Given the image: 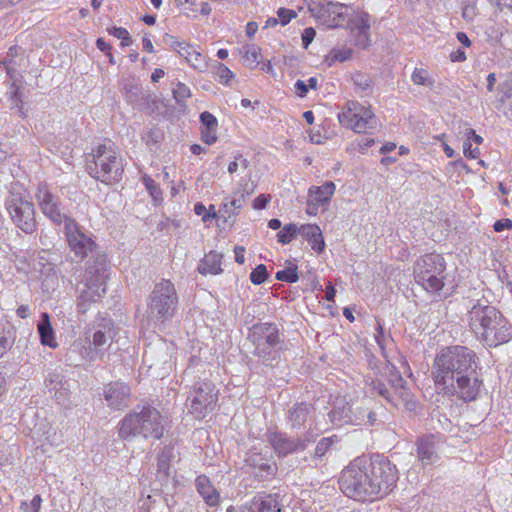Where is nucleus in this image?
<instances>
[{"label":"nucleus","mask_w":512,"mask_h":512,"mask_svg":"<svg viewBox=\"0 0 512 512\" xmlns=\"http://www.w3.org/2000/svg\"><path fill=\"white\" fill-rule=\"evenodd\" d=\"M15 338L14 327L8 322L0 323V357L12 347Z\"/></svg>","instance_id":"c756f323"},{"label":"nucleus","mask_w":512,"mask_h":512,"mask_svg":"<svg viewBox=\"0 0 512 512\" xmlns=\"http://www.w3.org/2000/svg\"><path fill=\"white\" fill-rule=\"evenodd\" d=\"M195 486L207 505L215 507L220 503V494L206 475H199L195 480Z\"/></svg>","instance_id":"5701e85b"},{"label":"nucleus","mask_w":512,"mask_h":512,"mask_svg":"<svg viewBox=\"0 0 512 512\" xmlns=\"http://www.w3.org/2000/svg\"><path fill=\"white\" fill-rule=\"evenodd\" d=\"M178 47L179 56L183 57L192 68L198 71L206 69L205 57L195 46L184 43V45H178Z\"/></svg>","instance_id":"b1692460"},{"label":"nucleus","mask_w":512,"mask_h":512,"mask_svg":"<svg viewBox=\"0 0 512 512\" xmlns=\"http://www.w3.org/2000/svg\"><path fill=\"white\" fill-rule=\"evenodd\" d=\"M194 212L196 215L202 216V220L204 222L211 218L216 217V212H214L213 214H210L209 212H207L206 207L201 202H198L194 205Z\"/></svg>","instance_id":"603ef678"},{"label":"nucleus","mask_w":512,"mask_h":512,"mask_svg":"<svg viewBox=\"0 0 512 512\" xmlns=\"http://www.w3.org/2000/svg\"><path fill=\"white\" fill-rule=\"evenodd\" d=\"M251 472L260 481L272 480L277 473V464L271 458L265 457L262 452H254L246 459Z\"/></svg>","instance_id":"a211bd4d"},{"label":"nucleus","mask_w":512,"mask_h":512,"mask_svg":"<svg viewBox=\"0 0 512 512\" xmlns=\"http://www.w3.org/2000/svg\"><path fill=\"white\" fill-rule=\"evenodd\" d=\"M481 369L480 359L472 349L454 345L437 353L431 375L439 394L471 402L483 387Z\"/></svg>","instance_id":"f257e3e1"},{"label":"nucleus","mask_w":512,"mask_h":512,"mask_svg":"<svg viewBox=\"0 0 512 512\" xmlns=\"http://www.w3.org/2000/svg\"><path fill=\"white\" fill-rule=\"evenodd\" d=\"M92 160L87 163L88 173L95 179L113 184L121 181L124 165L115 144L105 139L92 149Z\"/></svg>","instance_id":"39448f33"},{"label":"nucleus","mask_w":512,"mask_h":512,"mask_svg":"<svg viewBox=\"0 0 512 512\" xmlns=\"http://www.w3.org/2000/svg\"><path fill=\"white\" fill-rule=\"evenodd\" d=\"M121 91L126 101L137 108H141L143 102L150 96L135 78H126L123 81Z\"/></svg>","instance_id":"412c9836"},{"label":"nucleus","mask_w":512,"mask_h":512,"mask_svg":"<svg viewBox=\"0 0 512 512\" xmlns=\"http://www.w3.org/2000/svg\"><path fill=\"white\" fill-rule=\"evenodd\" d=\"M493 229L495 232H502L505 229H507V230L512 229V220L509 218L497 220L493 224Z\"/></svg>","instance_id":"6e6d98bb"},{"label":"nucleus","mask_w":512,"mask_h":512,"mask_svg":"<svg viewBox=\"0 0 512 512\" xmlns=\"http://www.w3.org/2000/svg\"><path fill=\"white\" fill-rule=\"evenodd\" d=\"M173 97L178 104L183 103L186 99L191 97L190 88L182 82H177L172 89Z\"/></svg>","instance_id":"ea45409f"},{"label":"nucleus","mask_w":512,"mask_h":512,"mask_svg":"<svg viewBox=\"0 0 512 512\" xmlns=\"http://www.w3.org/2000/svg\"><path fill=\"white\" fill-rule=\"evenodd\" d=\"M354 83L361 87L362 90L366 91L370 88L371 86V81L369 78L365 77V76H362V75H357L355 78H354Z\"/></svg>","instance_id":"0e129e2a"},{"label":"nucleus","mask_w":512,"mask_h":512,"mask_svg":"<svg viewBox=\"0 0 512 512\" xmlns=\"http://www.w3.org/2000/svg\"><path fill=\"white\" fill-rule=\"evenodd\" d=\"M108 32L114 37L121 39V45L124 47L129 46L132 43L129 32L123 27H112L108 29Z\"/></svg>","instance_id":"c03bdc74"},{"label":"nucleus","mask_w":512,"mask_h":512,"mask_svg":"<svg viewBox=\"0 0 512 512\" xmlns=\"http://www.w3.org/2000/svg\"><path fill=\"white\" fill-rule=\"evenodd\" d=\"M164 43L168 45L171 49L178 53V45H184L185 42L178 41L174 36L166 34L163 38Z\"/></svg>","instance_id":"680f3d73"},{"label":"nucleus","mask_w":512,"mask_h":512,"mask_svg":"<svg viewBox=\"0 0 512 512\" xmlns=\"http://www.w3.org/2000/svg\"><path fill=\"white\" fill-rule=\"evenodd\" d=\"M248 339L254 347V354L266 362L274 358L279 330L275 324L258 323L250 328Z\"/></svg>","instance_id":"f8f14e48"},{"label":"nucleus","mask_w":512,"mask_h":512,"mask_svg":"<svg viewBox=\"0 0 512 512\" xmlns=\"http://www.w3.org/2000/svg\"><path fill=\"white\" fill-rule=\"evenodd\" d=\"M416 457L423 463V465H427L433 461L434 450H416Z\"/></svg>","instance_id":"864d4df0"},{"label":"nucleus","mask_w":512,"mask_h":512,"mask_svg":"<svg viewBox=\"0 0 512 512\" xmlns=\"http://www.w3.org/2000/svg\"><path fill=\"white\" fill-rule=\"evenodd\" d=\"M37 330L40 335L41 344L52 349L58 346L48 313H42L41 320L37 325Z\"/></svg>","instance_id":"bb28decb"},{"label":"nucleus","mask_w":512,"mask_h":512,"mask_svg":"<svg viewBox=\"0 0 512 512\" xmlns=\"http://www.w3.org/2000/svg\"><path fill=\"white\" fill-rule=\"evenodd\" d=\"M268 273L266 266L263 264L258 265L250 273V280L255 285H260L267 279Z\"/></svg>","instance_id":"37998d69"},{"label":"nucleus","mask_w":512,"mask_h":512,"mask_svg":"<svg viewBox=\"0 0 512 512\" xmlns=\"http://www.w3.org/2000/svg\"><path fill=\"white\" fill-rule=\"evenodd\" d=\"M64 235L70 251L80 260L88 257L96 249L93 235L85 231L75 219L64 226Z\"/></svg>","instance_id":"4468645a"},{"label":"nucleus","mask_w":512,"mask_h":512,"mask_svg":"<svg viewBox=\"0 0 512 512\" xmlns=\"http://www.w3.org/2000/svg\"><path fill=\"white\" fill-rule=\"evenodd\" d=\"M270 199V195L261 194L254 199L252 206L256 210L264 209L269 203Z\"/></svg>","instance_id":"5fc2aeb1"},{"label":"nucleus","mask_w":512,"mask_h":512,"mask_svg":"<svg viewBox=\"0 0 512 512\" xmlns=\"http://www.w3.org/2000/svg\"><path fill=\"white\" fill-rule=\"evenodd\" d=\"M463 152H464L465 157L470 158V159H476L480 154L479 149L477 147L472 148V145L470 142H464Z\"/></svg>","instance_id":"13d9d810"},{"label":"nucleus","mask_w":512,"mask_h":512,"mask_svg":"<svg viewBox=\"0 0 512 512\" xmlns=\"http://www.w3.org/2000/svg\"><path fill=\"white\" fill-rule=\"evenodd\" d=\"M353 108L348 107L347 111L338 114V120L341 125L352 129L356 133H366L377 125V119L374 113L366 107H358L352 103Z\"/></svg>","instance_id":"dca6fc26"},{"label":"nucleus","mask_w":512,"mask_h":512,"mask_svg":"<svg viewBox=\"0 0 512 512\" xmlns=\"http://www.w3.org/2000/svg\"><path fill=\"white\" fill-rule=\"evenodd\" d=\"M335 184L332 181L322 183V207L335 192Z\"/></svg>","instance_id":"8fccbe9b"},{"label":"nucleus","mask_w":512,"mask_h":512,"mask_svg":"<svg viewBox=\"0 0 512 512\" xmlns=\"http://www.w3.org/2000/svg\"><path fill=\"white\" fill-rule=\"evenodd\" d=\"M320 207V187L312 186L309 189V196L306 203V213L315 216Z\"/></svg>","instance_id":"72a5a7b5"},{"label":"nucleus","mask_w":512,"mask_h":512,"mask_svg":"<svg viewBox=\"0 0 512 512\" xmlns=\"http://www.w3.org/2000/svg\"><path fill=\"white\" fill-rule=\"evenodd\" d=\"M298 234V226L294 223L285 225L278 233L277 239L281 244H289Z\"/></svg>","instance_id":"c9c22d12"},{"label":"nucleus","mask_w":512,"mask_h":512,"mask_svg":"<svg viewBox=\"0 0 512 512\" xmlns=\"http://www.w3.org/2000/svg\"><path fill=\"white\" fill-rule=\"evenodd\" d=\"M218 393L211 381L196 382L187 399L188 412L197 419H203L216 407Z\"/></svg>","instance_id":"9b49d317"},{"label":"nucleus","mask_w":512,"mask_h":512,"mask_svg":"<svg viewBox=\"0 0 512 512\" xmlns=\"http://www.w3.org/2000/svg\"><path fill=\"white\" fill-rule=\"evenodd\" d=\"M255 189V185L252 183L249 187L248 184H246L242 192L240 193L239 197H234L229 200L230 206L232 207V210H229V215H237L242 208L244 202H245V196L250 195Z\"/></svg>","instance_id":"f704fd0d"},{"label":"nucleus","mask_w":512,"mask_h":512,"mask_svg":"<svg viewBox=\"0 0 512 512\" xmlns=\"http://www.w3.org/2000/svg\"><path fill=\"white\" fill-rule=\"evenodd\" d=\"M449 58L452 62H464L467 59L466 54L462 49H457L456 51H453L450 54Z\"/></svg>","instance_id":"774afa93"},{"label":"nucleus","mask_w":512,"mask_h":512,"mask_svg":"<svg viewBox=\"0 0 512 512\" xmlns=\"http://www.w3.org/2000/svg\"><path fill=\"white\" fill-rule=\"evenodd\" d=\"M107 278V264L102 258L97 259L86 268L83 276L84 289L81 290L77 302L80 312L85 313L91 303L100 300L102 294L106 291Z\"/></svg>","instance_id":"1a4fd4ad"},{"label":"nucleus","mask_w":512,"mask_h":512,"mask_svg":"<svg viewBox=\"0 0 512 512\" xmlns=\"http://www.w3.org/2000/svg\"><path fill=\"white\" fill-rule=\"evenodd\" d=\"M398 480L397 469L383 454H365L346 466L338 480L341 491L356 501L373 502L388 495Z\"/></svg>","instance_id":"f03ea898"},{"label":"nucleus","mask_w":512,"mask_h":512,"mask_svg":"<svg viewBox=\"0 0 512 512\" xmlns=\"http://www.w3.org/2000/svg\"><path fill=\"white\" fill-rule=\"evenodd\" d=\"M278 21L284 26L297 16L294 10L279 8L277 11Z\"/></svg>","instance_id":"09e8293b"},{"label":"nucleus","mask_w":512,"mask_h":512,"mask_svg":"<svg viewBox=\"0 0 512 512\" xmlns=\"http://www.w3.org/2000/svg\"><path fill=\"white\" fill-rule=\"evenodd\" d=\"M353 50L352 48L342 47V48H334L330 51L328 55L325 56L324 62L328 64V66H332L336 62H345L352 58Z\"/></svg>","instance_id":"2f4dec72"},{"label":"nucleus","mask_w":512,"mask_h":512,"mask_svg":"<svg viewBox=\"0 0 512 512\" xmlns=\"http://www.w3.org/2000/svg\"><path fill=\"white\" fill-rule=\"evenodd\" d=\"M309 413H310L309 405H307L305 403L295 405L289 411L288 418H289V421L291 422V425L292 426H300V425L305 424Z\"/></svg>","instance_id":"7c9ffc66"},{"label":"nucleus","mask_w":512,"mask_h":512,"mask_svg":"<svg viewBox=\"0 0 512 512\" xmlns=\"http://www.w3.org/2000/svg\"><path fill=\"white\" fill-rule=\"evenodd\" d=\"M467 322L476 338L487 347H497L512 340V324L496 307L471 301Z\"/></svg>","instance_id":"7ed1b4c3"},{"label":"nucleus","mask_w":512,"mask_h":512,"mask_svg":"<svg viewBox=\"0 0 512 512\" xmlns=\"http://www.w3.org/2000/svg\"><path fill=\"white\" fill-rule=\"evenodd\" d=\"M13 223L26 234L36 229L35 209L29 193L19 184H13L5 201Z\"/></svg>","instance_id":"0eeeda50"},{"label":"nucleus","mask_w":512,"mask_h":512,"mask_svg":"<svg viewBox=\"0 0 512 512\" xmlns=\"http://www.w3.org/2000/svg\"><path fill=\"white\" fill-rule=\"evenodd\" d=\"M164 433L163 419L158 410L145 407L140 413H130L120 423L119 436L129 440L136 435L146 439H160Z\"/></svg>","instance_id":"423d86ee"},{"label":"nucleus","mask_w":512,"mask_h":512,"mask_svg":"<svg viewBox=\"0 0 512 512\" xmlns=\"http://www.w3.org/2000/svg\"><path fill=\"white\" fill-rule=\"evenodd\" d=\"M361 414V417L352 415V407L345 402V399L337 398L327 416L329 421L335 426H341L345 423L361 425L365 422V418H367V422L371 426L376 425L377 414L375 412L363 410Z\"/></svg>","instance_id":"f3484780"},{"label":"nucleus","mask_w":512,"mask_h":512,"mask_svg":"<svg viewBox=\"0 0 512 512\" xmlns=\"http://www.w3.org/2000/svg\"><path fill=\"white\" fill-rule=\"evenodd\" d=\"M371 385L374 392L383 397L387 402L393 403V394L386 383L377 380L373 381Z\"/></svg>","instance_id":"a19ab883"},{"label":"nucleus","mask_w":512,"mask_h":512,"mask_svg":"<svg viewBox=\"0 0 512 512\" xmlns=\"http://www.w3.org/2000/svg\"><path fill=\"white\" fill-rule=\"evenodd\" d=\"M241 512H282V504L277 494L258 493Z\"/></svg>","instance_id":"aec40b11"},{"label":"nucleus","mask_w":512,"mask_h":512,"mask_svg":"<svg viewBox=\"0 0 512 512\" xmlns=\"http://www.w3.org/2000/svg\"><path fill=\"white\" fill-rule=\"evenodd\" d=\"M240 53L242 54L246 66L255 68L259 64L260 49L258 46L254 44L245 45L241 48Z\"/></svg>","instance_id":"473e14b6"},{"label":"nucleus","mask_w":512,"mask_h":512,"mask_svg":"<svg viewBox=\"0 0 512 512\" xmlns=\"http://www.w3.org/2000/svg\"><path fill=\"white\" fill-rule=\"evenodd\" d=\"M117 334V328L110 318H99L85 327L81 335L71 344L69 358L76 354L82 361L93 362L102 359Z\"/></svg>","instance_id":"20e7f679"},{"label":"nucleus","mask_w":512,"mask_h":512,"mask_svg":"<svg viewBox=\"0 0 512 512\" xmlns=\"http://www.w3.org/2000/svg\"><path fill=\"white\" fill-rule=\"evenodd\" d=\"M103 397L108 407L120 410L129 404L130 388L123 382H111L103 388Z\"/></svg>","instance_id":"6ab92c4d"},{"label":"nucleus","mask_w":512,"mask_h":512,"mask_svg":"<svg viewBox=\"0 0 512 512\" xmlns=\"http://www.w3.org/2000/svg\"><path fill=\"white\" fill-rule=\"evenodd\" d=\"M142 183L144 184L151 197H153V199L157 200L161 198L162 191L154 179L148 175H144L142 177Z\"/></svg>","instance_id":"79ce46f5"},{"label":"nucleus","mask_w":512,"mask_h":512,"mask_svg":"<svg viewBox=\"0 0 512 512\" xmlns=\"http://www.w3.org/2000/svg\"><path fill=\"white\" fill-rule=\"evenodd\" d=\"M239 166H242L244 169L249 166L248 160L243 158L242 155L236 156L235 160L229 163L228 172L230 174H234L238 170Z\"/></svg>","instance_id":"3c124183"},{"label":"nucleus","mask_w":512,"mask_h":512,"mask_svg":"<svg viewBox=\"0 0 512 512\" xmlns=\"http://www.w3.org/2000/svg\"><path fill=\"white\" fill-rule=\"evenodd\" d=\"M36 201L40 211L54 225L66 226L73 221L70 212L63 206L60 198L53 194L46 183H40L36 192Z\"/></svg>","instance_id":"ddd939ff"},{"label":"nucleus","mask_w":512,"mask_h":512,"mask_svg":"<svg viewBox=\"0 0 512 512\" xmlns=\"http://www.w3.org/2000/svg\"><path fill=\"white\" fill-rule=\"evenodd\" d=\"M477 15L476 2L474 0H467L464 2L462 8V17L465 21L471 22Z\"/></svg>","instance_id":"a18cd8bd"},{"label":"nucleus","mask_w":512,"mask_h":512,"mask_svg":"<svg viewBox=\"0 0 512 512\" xmlns=\"http://www.w3.org/2000/svg\"><path fill=\"white\" fill-rule=\"evenodd\" d=\"M371 20V15L366 11L351 13L343 28L349 31L350 41L355 47L365 50L371 45Z\"/></svg>","instance_id":"2eb2a0df"},{"label":"nucleus","mask_w":512,"mask_h":512,"mask_svg":"<svg viewBox=\"0 0 512 512\" xmlns=\"http://www.w3.org/2000/svg\"><path fill=\"white\" fill-rule=\"evenodd\" d=\"M45 383L49 392L54 394L59 403H64L68 399L69 384L61 374L56 372L49 373Z\"/></svg>","instance_id":"4be33fe9"},{"label":"nucleus","mask_w":512,"mask_h":512,"mask_svg":"<svg viewBox=\"0 0 512 512\" xmlns=\"http://www.w3.org/2000/svg\"><path fill=\"white\" fill-rule=\"evenodd\" d=\"M276 279L283 282L295 283L298 281L299 276L297 273V266L290 265L289 267L280 270L276 273Z\"/></svg>","instance_id":"4c0bfd02"},{"label":"nucleus","mask_w":512,"mask_h":512,"mask_svg":"<svg viewBox=\"0 0 512 512\" xmlns=\"http://www.w3.org/2000/svg\"><path fill=\"white\" fill-rule=\"evenodd\" d=\"M446 262L437 253L425 254L414 265V278L429 293H439L444 287Z\"/></svg>","instance_id":"6e6552de"},{"label":"nucleus","mask_w":512,"mask_h":512,"mask_svg":"<svg viewBox=\"0 0 512 512\" xmlns=\"http://www.w3.org/2000/svg\"><path fill=\"white\" fill-rule=\"evenodd\" d=\"M268 440L272 448H285L288 439L281 433L276 431H270L268 433Z\"/></svg>","instance_id":"49530a36"},{"label":"nucleus","mask_w":512,"mask_h":512,"mask_svg":"<svg viewBox=\"0 0 512 512\" xmlns=\"http://www.w3.org/2000/svg\"><path fill=\"white\" fill-rule=\"evenodd\" d=\"M298 234L311 245L315 252L320 253V228L317 225H301L298 227Z\"/></svg>","instance_id":"c85d7f7f"},{"label":"nucleus","mask_w":512,"mask_h":512,"mask_svg":"<svg viewBox=\"0 0 512 512\" xmlns=\"http://www.w3.org/2000/svg\"><path fill=\"white\" fill-rule=\"evenodd\" d=\"M442 444V437L440 434H427L418 437L417 448H436Z\"/></svg>","instance_id":"e433bc0d"},{"label":"nucleus","mask_w":512,"mask_h":512,"mask_svg":"<svg viewBox=\"0 0 512 512\" xmlns=\"http://www.w3.org/2000/svg\"><path fill=\"white\" fill-rule=\"evenodd\" d=\"M217 73L220 78V81L225 84H227L229 80L233 77V73L231 72V70H229L224 65H220Z\"/></svg>","instance_id":"bf43d9fd"},{"label":"nucleus","mask_w":512,"mask_h":512,"mask_svg":"<svg viewBox=\"0 0 512 512\" xmlns=\"http://www.w3.org/2000/svg\"><path fill=\"white\" fill-rule=\"evenodd\" d=\"M201 139L204 143L212 145L217 141V127L218 121L216 117L210 112H203L200 115Z\"/></svg>","instance_id":"393cba45"},{"label":"nucleus","mask_w":512,"mask_h":512,"mask_svg":"<svg viewBox=\"0 0 512 512\" xmlns=\"http://www.w3.org/2000/svg\"><path fill=\"white\" fill-rule=\"evenodd\" d=\"M222 255L216 251H210L201 260L198 271L202 275H217L222 272L221 268Z\"/></svg>","instance_id":"cd10ccee"},{"label":"nucleus","mask_w":512,"mask_h":512,"mask_svg":"<svg viewBox=\"0 0 512 512\" xmlns=\"http://www.w3.org/2000/svg\"><path fill=\"white\" fill-rule=\"evenodd\" d=\"M374 143V139L373 138H362L360 139L358 142H357V145H358V150L363 153L364 151H366L369 147H371Z\"/></svg>","instance_id":"338daca9"},{"label":"nucleus","mask_w":512,"mask_h":512,"mask_svg":"<svg viewBox=\"0 0 512 512\" xmlns=\"http://www.w3.org/2000/svg\"><path fill=\"white\" fill-rule=\"evenodd\" d=\"M294 91L297 96L303 98L308 93V85L303 80H297L294 84Z\"/></svg>","instance_id":"052dcab7"},{"label":"nucleus","mask_w":512,"mask_h":512,"mask_svg":"<svg viewBox=\"0 0 512 512\" xmlns=\"http://www.w3.org/2000/svg\"><path fill=\"white\" fill-rule=\"evenodd\" d=\"M376 330H377V333L375 335V340H376L378 346L380 347V349L384 350L386 338H385V334H384V329L379 322L377 323Z\"/></svg>","instance_id":"e2e57ef3"},{"label":"nucleus","mask_w":512,"mask_h":512,"mask_svg":"<svg viewBox=\"0 0 512 512\" xmlns=\"http://www.w3.org/2000/svg\"><path fill=\"white\" fill-rule=\"evenodd\" d=\"M5 70L7 76L12 80L11 87L13 88V90L9 94L10 100L14 104L13 108H16L17 112L22 117H24L25 113L23 111L22 93L20 92V86L18 85L20 75L14 67H11L10 62H8V65L6 66Z\"/></svg>","instance_id":"a878e982"},{"label":"nucleus","mask_w":512,"mask_h":512,"mask_svg":"<svg viewBox=\"0 0 512 512\" xmlns=\"http://www.w3.org/2000/svg\"><path fill=\"white\" fill-rule=\"evenodd\" d=\"M412 81L416 85H423L431 87L434 81L429 77L427 70L423 68H416L412 73Z\"/></svg>","instance_id":"58836bf2"},{"label":"nucleus","mask_w":512,"mask_h":512,"mask_svg":"<svg viewBox=\"0 0 512 512\" xmlns=\"http://www.w3.org/2000/svg\"><path fill=\"white\" fill-rule=\"evenodd\" d=\"M465 135L467 137L466 142L473 141L476 144H481L483 141V138L476 133V131L472 128L466 129Z\"/></svg>","instance_id":"69168bd1"},{"label":"nucleus","mask_w":512,"mask_h":512,"mask_svg":"<svg viewBox=\"0 0 512 512\" xmlns=\"http://www.w3.org/2000/svg\"><path fill=\"white\" fill-rule=\"evenodd\" d=\"M178 307V294L170 280L156 283L150 294L148 309L150 315L161 322L171 319Z\"/></svg>","instance_id":"9d476101"},{"label":"nucleus","mask_w":512,"mask_h":512,"mask_svg":"<svg viewBox=\"0 0 512 512\" xmlns=\"http://www.w3.org/2000/svg\"><path fill=\"white\" fill-rule=\"evenodd\" d=\"M41 504H42L41 496L35 495L29 504L27 502H23L21 504V509L24 512H39L41 509Z\"/></svg>","instance_id":"de8ad7c7"},{"label":"nucleus","mask_w":512,"mask_h":512,"mask_svg":"<svg viewBox=\"0 0 512 512\" xmlns=\"http://www.w3.org/2000/svg\"><path fill=\"white\" fill-rule=\"evenodd\" d=\"M316 36V31L312 27L305 28L302 33V42L304 48H307L308 45L313 41L314 37Z\"/></svg>","instance_id":"4d7b16f0"}]
</instances>
